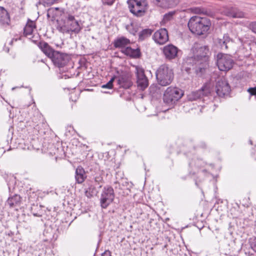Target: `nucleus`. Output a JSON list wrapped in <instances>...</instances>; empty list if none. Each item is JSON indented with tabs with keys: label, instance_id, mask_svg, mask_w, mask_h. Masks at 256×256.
Returning <instances> with one entry per match:
<instances>
[{
	"label": "nucleus",
	"instance_id": "nucleus-30",
	"mask_svg": "<svg viewBox=\"0 0 256 256\" xmlns=\"http://www.w3.org/2000/svg\"><path fill=\"white\" fill-rule=\"evenodd\" d=\"M94 182L96 185H98L100 188L102 186L103 183V178L100 174H98L94 177Z\"/></svg>",
	"mask_w": 256,
	"mask_h": 256
},
{
	"label": "nucleus",
	"instance_id": "nucleus-14",
	"mask_svg": "<svg viewBox=\"0 0 256 256\" xmlns=\"http://www.w3.org/2000/svg\"><path fill=\"white\" fill-rule=\"evenodd\" d=\"M68 56L66 54L56 51L50 58L54 64L58 67L64 66L67 62Z\"/></svg>",
	"mask_w": 256,
	"mask_h": 256
},
{
	"label": "nucleus",
	"instance_id": "nucleus-24",
	"mask_svg": "<svg viewBox=\"0 0 256 256\" xmlns=\"http://www.w3.org/2000/svg\"><path fill=\"white\" fill-rule=\"evenodd\" d=\"M10 22V16L8 12L2 7H0V23L8 24Z\"/></svg>",
	"mask_w": 256,
	"mask_h": 256
},
{
	"label": "nucleus",
	"instance_id": "nucleus-40",
	"mask_svg": "<svg viewBox=\"0 0 256 256\" xmlns=\"http://www.w3.org/2000/svg\"><path fill=\"white\" fill-rule=\"evenodd\" d=\"M250 144H252V140H250Z\"/></svg>",
	"mask_w": 256,
	"mask_h": 256
},
{
	"label": "nucleus",
	"instance_id": "nucleus-34",
	"mask_svg": "<svg viewBox=\"0 0 256 256\" xmlns=\"http://www.w3.org/2000/svg\"><path fill=\"white\" fill-rule=\"evenodd\" d=\"M248 92L251 95H256V87L250 88L248 90Z\"/></svg>",
	"mask_w": 256,
	"mask_h": 256
},
{
	"label": "nucleus",
	"instance_id": "nucleus-1",
	"mask_svg": "<svg viewBox=\"0 0 256 256\" xmlns=\"http://www.w3.org/2000/svg\"><path fill=\"white\" fill-rule=\"evenodd\" d=\"M211 25V21L208 18L198 16L191 17L188 24L190 31L199 36L207 34Z\"/></svg>",
	"mask_w": 256,
	"mask_h": 256
},
{
	"label": "nucleus",
	"instance_id": "nucleus-27",
	"mask_svg": "<svg viewBox=\"0 0 256 256\" xmlns=\"http://www.w3.org/2000/svg\"><path fill=\"white\" fill-rule=\"evenodd\" d=\"M188 12H192L196 14H204L206 10L200 7H193L187 10Z\"/></svg>",
	"mask_w": 256,
	"mask_h": 256
},
{
	"label": "nucleus",
	"instance_id": "nucleus-33",
	"mask_svg": "<svg viewBox=\"0 0 256 256\" xmlns=\"http://www.w3.org/2000/svg\"><path fill=\"white\" fill-rule=\"evenodd\" d=\"M115 0H102L103 4L111 6L114 3Z\"/></svg>",
	"mask_w": 256,
	"mask_h": 256
},
{
	"label": "nucleus",
	"instance_id": "nucleus-8",
	"mask_svg": "<svg viewBox=\"0 0 256 256\" xmlns=\"http://www.w3.org/2000/svg\"><path fill=\"white\" fill-rule=\"evenodd\" d=\"M230 92V87L224 78H218L216 86V92L220 97L228 96Z\"/></svg>",
	"mask_w": 256,
	"mask_h": 256
},
{
	"label": "nucleus",
	"instance_id": "nucleus-19",
	"mask_svg": "<svg viewBox=\"0 0 256 256\" xmlns=\"http://www.w3.org/2000/svg\"><path fill=\"white\" fill-rule=\"evenodd\" d=\"M118 84L120 87L124 88H128L132 85V82L130 78L126 76H120L118 78Z\"/></svg>",
	"mask_w": 256,
	"mask_h": 256
},
{
	"label": "nucleus",
	"instance_id": "nucleus-2",
	"mask_svg": "<svg viewBox=\"0 0 256 256\" xmlns=\"http://www.w3.org/2000/svg\"><path fill=\"white\" fill-rule=\"evenodd\" d=\"M174 73L172 68L166 64L160 66L156 72L158 82L162 86L169 85L172 82Z\"/></svg>",
	"mask_w": 256,
	"mask_h": 256
},
{
	"label": "nucleus",
	"instance_id": "nucleus-32",
	"mask_svg": "<svg viewBox=\"0 0 256 256\" xmlns=\"http://www.w3.org/2000/svg\"><path fill=\"white\" fill-rule=\"evenodd\" d=\"M250 28L252 32L256 34V22H252L249 24Z\"/></svg>",
	"mask_w": 256,
	"mask_h": 256
},
{
	"label": "nucleus",
	"instance_id": "nucleus-6",
	"mask_svg": "<svg viewBox=\"0 0 256 256\" xmlns=\"http://www.w3.org/2000/svg\"><path fill=\"white\" fill-rule=\"evenodd\" d=\"M217 66L221 71H228L234 65V62L232 56L227 54L219 53L216 56Z\"/></svg>",
	"mask_w": 256,
	"mask_h": 256
},
{
	"label": "nucleus",
	"instance_id": "nucleus-4",
	"mask_svg": "<svg viewBox=\"0 0 256 256\" xmlns=\"http://www.w3.org/2000/svg\"><path fill=\"white\" fill-rule=\"evenodd\" d=\"M128 4L130 12L136 16H142L148 9L146 0H128Z\"/></svg>",
	"mask_w": 256,
	"mask_h": 256
},
{
	"label": "nucleus",
	"instance_id": "nucleus-26",
	"mask_svg": "<svg viewBox=\"0 0 256 256\" xmlns=\"http://www.w3.org/2000/svg\"><path fill=\"white\" fill-rule=\"evenodd\" d=\"M152 31L150 29H144L141 31L139 34V39L142 40L150 36L152 34Z\"/></svg>",
	"mask_w": 256,
	"mask_h": 256
},
{
	"label": "nucleus",
	"instance_id": "nucleus-41",
	"mask_svg": "<svg viewBox=\"0 0 256 256\" xmlns=\"http://www.w3.org/2000/svg\"><path fill=\"white\" fill-rule=\"evenodd\" d=\"M33 41H36V40H32Z\"/></svg>",
	"mask_w": 256,
	"mask_h": 256
},
{
	"label": "nucleus",
	"instance_id": "nucleus-18",
	"mask_svg": "<svg viewBox=\"0 0 256 256\" xmlns=\"http://www.w3.org/2000/svg\"><path fill=\"white\" fill-rule=\"evenodd\" d=\"M122 52L130 57L135 58H139L140 56V52L139 48L133 49L129 46H127L122 49Z\"/></svg>",
	"mask_w": 256,
	"mask_h": 256
},
{
	"label": "nucleus",
	"instance_id": "nucleus-37",
	"mask_svg": "<svg viewBox=\"0 0 256 256\" xmlns=\"http://www.w3.org/2000/svg\"><path fill=\"white\" fill-rule=\"evenodd\" d=\"M102 256H112L111 252L109 250H106Z\"/></svg>",
	"mask_w": 256,
	"mask_h": 256
},
{
	"label": "nucleus",
	"instance_id": "nucleus-39",
	"mask_svg": "<svg viewBox=\"0 0 256 256\" xmlns=\"http://www.w3.org/2000/svg\"><path fill=\"white\" fill-rule=\"evenodd\" d=\"M254 44L256 45V39L254 40Z\"/></svg>",
	"mask_w": 256,
	"mask_h": 256
},
{
	"label": "nucleus",
	"instance_id": "nucleus-20",
	"mask_svg": "<svg viewBox=\"0 0 256 256\" xmlns=\"http://www.w3.org/2000/svg\"><path fill=\"white\" fill-rule=\"evenodd\" d=\"M230 38L227 34H224L222 38H218L215 40L216 44L222 50H227Z\"/></svg>",
	"mask_w": 256,
	"mask_h": 256
},
{
	"label": "nucleus",
	"instance_id": "nucleus-31",
	"mask_svg": "<svg viewBox=\"0 0 256 256\" xmlns=\"http://www.w3.org/2000/svg\"><path fill=\"white\" fill-rule=\"evenodd\" d=\"M114 77L112 78L106 84L102 86V88H106L108 89H110L112 88V83L114 80Z\"/></svg>",
	"mask_w": 256,
	"mask_h": 256
},
{
	"label": "nucleus",
	"instance_id": "nucleus-9",
	"mask_svg": "<svg viewBox=\"0 0 256 256\" xmlns=\"http://www.w3.org/2000/svg\"><path fill=\"white\" fill-rule=\"evenodd\" d=\"M220 11L222 14L234 18H243L246 16L245 13L236 8L224 6Z\"/></svg>",
	"mask_w": 256,
	"mask_h": 256
},
{
	"label": "nucleus",
	"instance_id": "nucleus-29",
	"mask_svg": "<svg viewBox=\"0 0 256 256\" xmlns=\"http://www.w3.org/2000/svg\"><path fill=\"white\" fill-rule=\"evenodd\" d=\"M175 13H176V12L174 11V12H169L165 14L164 16L163 20H162V22L163 24H166V22L170 20L172 18L173 16H174Z\"/></svg>",
	"mask_w": 256,
	"mask_h": 256
},
{
	"label": "nucleus",
	"instance_id": "nucleus-12",
	"mask_svg": "<svg viewBox=\"0 0 256 256\" xmlns=\"http://www.w3.org/2000/svg\"><path fill=\"white\" fill-rule=\"evenodd\" d=\"M137 74V84L139 88L144 90L148 86V80L146 76L143 68L136 67Z\"/></svg>",
	"mask_w": 256,
	"mask_h": 256
},
{
	"label": "nucleus",
	"instance_id": "nucleus-38",
	"mask_svg": "<svg viewBox=\"0 0 256 256\" xmlns=\"http://www.w3.org/2000/svg\"><path fill=\"white\" fill-rule=\"evenodd\" d=\"M154 87H152V86H150V92H152V90H153V89H154Z\"/></svg>",
	"mask_w": 256,
	"mask_h": 256
},
{
	"label": "nucleus",
	"instance_id": "nucleus-22",
	"mask_svg": "<svg viewBox=\"0 0 256 256\" xmlns=\"http://www.w3.org/2000/svg\"><path fill=\"white\" fill-rule=\"evenodd\" d=\"M130 44V40L124 37H120L114 40V46L117 48H123L124 49Z\"/></svg>",
	"mask_w": 256,
	"mask_h": 256
},
{
	"label": "nucleus",
	"instance_id": "nucleus-13",
	"mask_svg": "<svg viewBox=\"0 0 256 256\" xmlns=\"http://www.w3.org/2000/svg\"><path fill=\"white\" fill-rule=\"evenodd\" d=\"M213 92V84L211 82H206L201 88V90L194 92V99L200 98L202 96H208Z\"/></svg>",
	"mask_w": 256,
	"mask_h": 256
},
{
	"label": "nucleus",
	"instance_id": "nucleus-16",
	"mask_svg": "<svg viewBox=\"0 0 256 256\" xmlns=\"http://www.w3.org/2000/svg\"><path fill=\"white\" fill-rule=\"evenodd\" d=\"M36 28L35 22L30 20H28L24 30V34L30 39H32L34 38L33 34Z\"/></svg>",
	"mask_w": 256,
	"mask_h": 256
},
{
	"label": "nucleus",
	"instance_id": "nucleus-11",
	"mask_svg": "<svg viewBox=\"0 0 256 256\" xmlns=\"http://www.w3.org/2000/svg\"><path fill=\"white\" fill-rule=\"evenodd\" d=\"M192 50L194 58L200 60L204 58V61L207 60V57L210 53L209 49L207 46H199L198 45H196L194 46Z\"/></svg>",
	"mask_w": 256,
	"mask_h": 256
},
{
	"label": "nucleus",
	"instance_id": "nucleus-35",
	"mask_svg": "<svg viewBox=\"0 0 256 256\" xmlns=\"http://www.w3.org/2000/svg\"><path fill=\"white\" fill-rule=\"evenodd\" d=\"M44 2L48 5H52L56 2L58 0H42Z\"/></svg>",
	"mask_w": 256,
	"mask_h": 256
},
{
	"label": "nucleus",
	"instance_id": "nucleus-5",
	"mask_svg": "<svg viewBox=\"0 0 256 256\" xmlns=\"http://www.w3.org/2000/svg\"><path fill=\"white\" fill-rule=\"evenodd\" d=\"M183 95L182 92L180 88L174 87H168L166 90L163 96L164 103L172 104L180 99Z\"/></svg>",
	"mask_w": 256,
	"mask_h": 256
},
{
	"label": "nucleus",
	"instance_id": "nucleus-21",
	"mask_svg": "<svg viewBox=\"0 0 256 256\" xmlns=\"http://www.w3.org/2000/svg\"><path fill=\"white\" fill-rule=\"evenodd\" d=\"M86 178L84 170L82 166H78L76 170L75 178L78 184L82 183Z\"/></svg>",
	"mask_w": 256,
	"mask_h": 256
},
{
	"label": "nucleus",
	"instance_id": "nucleus-10",
	"mask_svg": "<svg viewBox=\"0 0 256 256\" xmlns=\"http://www.w3.org/2000/svg\"><path fill=\"white\" fill-rule=\"evenodd\" d=\"M153 40L156 44L162 45L168 40V36L166 28H160L156 31L153 36Z\"/></svg>",
	"mask_w": 256,
	"mask_h": 256
},
{
	"label": "nucleus",
	"instance_id": "nucleus-28",
	"mask_svg": "<svg viewBox=\"0 0 256 256\" xmlns=\"http://www.w3.org/2000/svg\"><path fill=\"white\" fill-rule=\"evenodd\" d=\"M58 8H51L48 9L47 12V16L48 18H54L57 15Z\"/></svg>",
	"mask_w": 256,
	"mask_h": 256
},
{
	"label": "nucleus",
	"instance_id": "nucleus-15",
	"mask_svg": "<svg viewBox=\"0 0 256 256\" xmlns=\"http://www.w3.org/2000/svg\"><path fill=\"white\" fill-rule=\"evenodd\" d=\"M178 50L172 44H168L163 48V53L166 59L172 60L178 56Z\"/></svg>",
	"mask_w": 256,
	"mask_h": 256
},
{
	"label": "nucleus",
	"instance_id": "nucleus-17",
	"mask_svg": "<svg viewBox=\"0 0 256 256\" xmlns=\"http://www.w3.org/2000/svg\"><path fill=\"white\" fill-rule=\"evenodd\" d=\"M38 46L42 51L50 58L53 56L54 50L47 42H41L38 44Z\"/></svg>",
	"mask_w": 256,
	"mask_h": 256
},
{
	"label": "nucleus",
	"instance_id": "nucleus-36",
	"mask_svg": "<svg viewBox=\"0 0 256 256\" xmlns=\"http://www.w3.org/2000/svg\"><path fill=\"white\" fill-rule=\"evenodd\" d=\"M251 248L256 252V238H254L252 242H251Z\"/></svg>",
	"mask_w": 256,
	"mask_h": 256
},
{
	"label": "nucleus",
	"instance_id": "nucleus-23",
	"mask_svg": "<svg viewBox=\"0 0 256 256\" xmlns=\"http://www.w3.org/2000/svg\"><path fill=\"white\" fill-rule=\"evenodd\" d=\"M158 4L164 8H170L176 6L179 0H160Z\"/></svg>",
	"mask_w": 256,
	"mask_h": 256
},
{
	"label": "nucleus",
	"instance_id": "nucleus-3",
	"mask_svg": "<svg viewBox=\"0 0 256 256\" xmlns=\"http://www.w3.org/2000/svg\"><path fill=\"white\" fill-rule=\"evenodd\" d=\"M58 30L61 32L69 34L70 32L78 34L82 29L80 22L76 20L74 16L68 14L64 26H58Z\"/></svg>",
	"mask_w": 256,
	"mask_h": 256
},
{
	"label": "nucleus",
	"instance_id": "nucleus-7",
	"mask_svg": "<svg viewBox=\"0 0 256 256\" xmlns=\"http://www.w3.org/2000/svg\"><path fill=\"white\" fill-rule=\"evenodd\" d=\"M114 194L113 188L110 186L104 187L101 194L100 203L101 206L106 208L113 201Z\"/></svg>",
	"mask_w": 256,
	"mask_h": 256
},
{
	"label": "nucleus",
	"instance_id": "nucleus-25",
	"mask_svg": "<svg viewBox=\"0 0 256 256\" xmlns=\"http://www.w3.org/2000/svg\"><path fill=\"white\" fill-rule=\"evenodd\" d=\"M21 201V198L19 195L15 194L13 196L7 200V204L10 208H13L18 206Z\"/></svg>",
	"mask_w": 256,
	"mask_h": 256
}]
</instances>
